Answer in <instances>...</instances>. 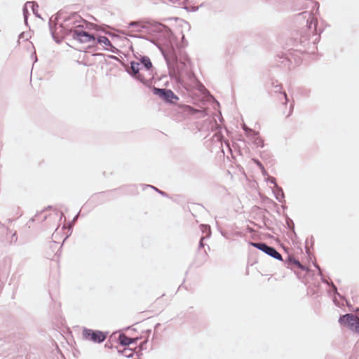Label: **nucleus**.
Wrapping results in <instances>:
<instances>
[{
    "label": "nucleus",
    "mask_w": 359,
    "mask_h": 359,
    "mask_svg": "<svg viewBox=\"0 0 359 359\" xmlns=\"http://www.w3.org/2000/svg\"><path fill=\"white\" fill-rule=\"evenodd\" d=\"M286 264L287 265V267L290 266L292 264H294L298 268L302 269H304L303 266L300 264V262L291 256H288L287 259L286 260Z\"/></svg>",
    "instance_id": "obj_14"
},
{
    "label": "nucleus",
    "mask_w": 359,
    "mask_h": 359,
    "mask_svg": "<svg viewBox=\"0 0 359 359\" xmlns=\"http://www.w3.org/2000/svg\"><path fill=\"white\" fill-rule=\"evenodd\" d=\"M273 191L275 194L276 198L279 202H283L284 201V198H285L284 192L281 187L276 186V188H274Z\"/></svg>",
    "instance_id": "obj_12"
},
{
    "label": "nucleus",
    "mask_w": 359,
    "mask_h": 359,
    "mask_svg": "<svg viewBox=\"0 0 359 359\" xmlns=\"http://www.w3.org/2000/svg\"><path fill=\"white\" fill-rule=\"evenodd\" d=\"M28 6L32 7L33 13L36 15V11H37V9L39 7V6L34 1H28L26 3L25 6L23 8V15H24L25 21L26 23L27 22V14H28L27 6Z\"/></svg>",
    "instance_id": "obj_10"
},
{
    "label": "nucleus",
    "mask_w": 359,
    "mask_h": 359,
    "mask_svg": "<svg viewBox=\"0 0 359 359\" xmlns=\"http://www.w3.org/2000/svg\"><path fill=\"white\" fill-rule=\"evenodd\" d=\"M316 6H317V11H316V12H317L319 9V4L318 2H316Z\"/></svg>",
    "instance_id": "obj_31"
},
{
    "label": "nucleus",
    "mask_w": 359,
    "mask_h": 359,
    "mask_svg": "<svg viewBox=\"0 0 359 359\" xmlns=\"http://www.w3.org/2000/svg\"><path fill=\"white\" fill-rule=\"evenodd\" d=\"M158 27H163L161 24L158 25Z\"/></svg>",
    "instance_id": "obj_34"
},
{
    "label": "nucleus",
    "mask_w": 359,
    "mask_h": 359,
    "mask_svg": "<svg viewBox=\"0 0 359 359\" xmlns=\"http://www.w3.org/2000/svg\"><path fill=\"white\" fill-rule=\"evenodd\" d=\"M299 16H302L303 18H306V27L309 31V33L313 35H316L317 32V19L313 16L311 12H302L299 14Z\"/></svg>",
    "instance_id": "obj_6"
},
{
    "label": "nucleus",
    "mask_w": 359,
    "mask_h": 359,
    "mask_svg": "<svg viewBox=\"0 0 359 359\" xmlns=\"http://www.w3.org/2000/svg\"><path fill=\"white\" fill-rule=\"evenodd\" d=\"M129 26L130 27H137V31H140V27H142V28L144 27L143 26H140L139 22H131L129 24Z\"/></svg>",
    "instance_id": "obj_20"
},
{
    "label": "nucleus",
    "mask_w": 359,
    "mask_h": 359,
    "mask_svg": "<svg viewBox=\"0 0 359 359\" xmlns=\"http://www.w3.org/2000/svg\"><path fill=\"white\" fill-rule=\"evenodd\" d=\"M274 91L275 93H281V89L282 86L280 84H273Z\"/></svg>",
    "instance_id": "obj_22"
},
{
    "label": "nucleus",
    "mask_w": 359,
    "mask_h": 359,
    "mask_svg": "<svg viewBox=\"0 0 359 359\" xmlns=\"http://www.w3.org/2000/svg\"><path fill=\"white\" fill-rule=\"evenodd\" d=\"M137 339H132L124 334H121L119 335V342L123 346L130 345L131 344L135 343Z\"/></svg>",
    "instance_id": "obj_11"
},
{
    "label": "nucleus",
    "mask_w": 359,
    "mask_h": 359,
    "mask_svg": "<svg viewBox=\"0 0 359 359\" xmlns=\"http://www.w3.org/2000/svg\"><path fill=\"white\" fill-rule=\"evenodd\" d=\"M351 330L359 333V317L355 316Z\"/></svg>",
    "instance_id": "obj_15"
},
{
    "label": "nucleus",
    "mask_w": 359,
    "mask_h": 359,
    "mask_svg": "<svg viewBox=\"0 0 359 359\" xmlns=\"http://www.w3.org/2000/svg\"><path fill=\"white\" fill-rule=\"evenodd\" d=\"M77 217H78V215L75 216V217L74 218L73 220L75 221L77 219Z\"/></svg>",
    "instance_id": "obj_33"
},
{
    "label": "nucleus",
    "mask_w": 359,
    "mask_h": 359,
    "mask_svg": "<svg viewBox=\"0 0 359 359\" xmlns=\"http://www.w3.org/2000/svg\"><path fill=\"white\" fill-rule=\"evenodd\" d=\"M283 96H284V98L285 100V103L288 101V99H287V94L285 93V92L283 93Z\"/></svg>",
    "instance_id": "obj_28"
},
{
    "label": "nucleus",
    "mask_w": 359,
    "mask_h": 359,
    "mask_svg": "<svg viewBox=\"0 0 359 359\" xmlns=\"http://www.w3.org/2000/svg\"><path fill=\"white\" fill-rule=\"evenodd\" d=\"M358 311H359V309Z\"/></svg>",
    "instance_id": "obj_35"
},
{
    "label": "nucleus",
    "mask_w": 359,
    "mask_h": 359,
    "mask_svg": "<svg viewBox=\"0 0 359 359\" xmlns=\"http://www.w3.org/2000/svg\"><path fill=\"white\" fill-rule=\"evenodd\" d=\"M50 31L53 37L55 39L56 37H63L67 32H69L70 29H66L63 25L59 23L57 20L54 27L50 25Z\"/></svg>",
    "instance_id": "obj_8"
},
{
    "label": "nucleus",
    "mask_w": 359,
    "mask_h": 359,
    "mask_svg": "<svg viewBox=\"0 0 359 359\" xmlns=\"http://www.w3.org/2000/svg\"><path fill=\"white\" fill-rule=\"evenodd\" d=\"M204 238H205V237H202V238H201V241H200V248L203 247V239H204Z\"/></svg>",
    "instance_id": "obj_27"
},
{
    "label": "nucleus",
    "mask_w": 359,
    "mask_h": 359,
    "mask_svg": "<svg viewBox=\"0 0 359 359\" xmlns=\"http://www.w3.org/2000/svg\"><path fill=\"white\" fill-rule=\"evenodd\" d=\"M162 53L167 62L168 69L179 73L180 70V66L184 64L182 62L178 63L177 56L174 51L172 50H163Z\"/></svg>",
    "instance_id": "obj_3"
},
{
    "label": "nucleus",
    "mask_w": 359,
    "mask_h": 359,
    "mask_svg": "<svg viewBox=\"0 0 359 359\" xmlns=\"http://www.w3.org/2000/svg\"><path fill=\"white\" fill-rule=\"evenodd\" d=\"M149 187H151V188L154 189L156 191H158L160 194H161V195H163V196H165V195H166V194H165L164 191H161V190H158V189H156V188L154 187L153 186H149Z\"/></svg>",
    "instance_id": "obj_26"
},
{
    "label": "nucleus",
    "mask_w": 359,
    "mask_h": 359,
    "mask_svg": "<svg viewBox=\"0 0 359 359\" xmlns=\"http://www.w3.org/2000/svg\"><path fill=\"white\" fill-rule=\"evenodd\" d=\"M69 34L74 39L77 40L82 43L90 42H92L93 43H95V38L93 35L89 34L79 27L74 29H70Z\"/></svg>",
    "instance_id": "obj_2"
},
{
    "label": "nucleus",
    "mask_w": 359,
    "mask_h": 359,
    "mask_svg": "<svg viewBox=\"0 0 359 359\" xmlns=\"http://www.w3.org/2000/svg\"><path fill=\"white\" fill-rule=\"evenodd\" d=\"M262 170V172L264 175H267V172L266 171V170L264 168V170Z\"/></svg>",
    "instance_id": "obj_29"
},
{
    "label": "nucleus",
    "mask_w": 359,
    "mask_h": 359,
    "mask_svg": "<svg viewBox=\"0 0 359 359\" xmlns=\"http://www.w3.org/2000/svg\"><path fill=\"white\" fill-rule=\"evenodd\" d=\"M243 129L247 133V135L248 137H251L252 135H257V132H255L250 128H248L247 126H244Z\"/></svg>",
    "instance_id": "obj_17"
},
{
    "label": "nucleus",
    "mask_w": 359,
    "mask_h": 359,
    "mask_svg": "<svg viewBox=\"0 0 359 359\" xmlns=\"http://www.w3.org/2000/svg\"><path fill=\"white\" fill-rule=\"evenodd\" d=\"M82 336L84 339L92 341L95 343H102L106 339V335L102 332L86 327L83 329Z\"/></svg>",
    "instance_id": "obj_4"
},
{
    "label": "nucleus",
    "mask_w": 359,
    "mask_h": 359,
    "mask_svg": "<svg viewBox=\"0 0 359 359\" xmlns=\"http://www.w3.org/2000/svg\"><path fill=\"white\" fill-rule=\"evenodd\" d=\"M252 161L260 168V170H264V166L259 160L252 158Z\"/></svg>",
    "instance_id": "obj_23"
},
{
    "label": "nucleus",
    "mask_w": 359,
    "mask_h": 359,
    "mask_svg": "<svg viewBox=\"0 0 359 359\" xmlns=\"http://www.w3.org/2000/svg\"><path fill=\"white\" fill-rule=\"evenodd\" d=\"M250 245L261 251L264 252L266 255L271 256V257L278 259L282 260V255L276 250L275 248L271 247L266 244L265 243H250Z\"/></svg>",
    "instance_id": "obj_5"
},
{
    "label": "nucleus",
    "mask_w": 359,
    "mask_h": 359,
    "mask_svg": "<svg viewBox=\"0 0 359 359\" xmlns=\"http://www.w3.org/2000/svg\"><path fill=\"white\" fill-rule=\"evenodd\" d=\"M252 137L254 139L255 144H256L257 147H264L263 140L259 136V133H257V135H252Z\"/></svg>",
    "instance_id": "obj_16"
},
{
    "label": "nucleus",
    "mask_w": 359,
    "mask_h": 359,
    "mask_svg": "<svg viewBox=\"0 0 359 359\" xmlns=\"http://www.w3.org/2000/svg\"><path fill=\"white\" fill-rule=\"evenodd\" d=\"M154 93L168 102H172V99L178 100V97L174 94V93L169 89L154 88Z\"/></svg>",
    "instance_id": "obj_7"
},
{
    "label": "nucleus",
    "mask_w": 359,
    "mask_h": 359,
    "mask_svg": "<svg viewBox=\"0 0 359 359\" xmlns=\"http://www.w3.org/2000/svg\"><path fill=\"white\" fill-rule=\"evenodd\" d=\"M105 50H109L113 53H117L118 52V48L114 47L111 43L108 48H104Z\"/></svg>",
    "instance_id": "obj_19"
},
{
    "label": "nucleus",
    "mask_w": 359,
    "mask_h": 359,
    "mask_svg": "<svg viewBox=\"0 0 359 359\" xmlns=\"http://www.w3.org/2000/svg\"><path fill=\"white\" fill-rule=\"evenodd\" d=\"M201 230L203 231V232H208V234H210V226H208V225H201Z\"/></svg>",
    "instance_id": "obj_21"
},
{
    "label": "nucleus",
    "mask_w": 359,
    "mask_h": 359,
    "mask_svg": "<svg viewBox=\"0 0 359 359\" xmlns=\"http://www.w3.org/2000/svg\"><path fill=\"white\" fill-rule=\"evenodd\" d=\"M123 354L125 356L128 357V358H130V357H133V352L131 349L130 348H125L123 350Z\"/></svg>",
    "instance_id": "obj_18"
},
{
    "label": "nucleus",
    "mask_w": 359,
    "mask_h": 359,
    "mask_svg": "<svg viewBox=\"0 0 359 359\" xmlns=\"http://www.w3.org/2000/svg\"><path fill=\"white\" fill-rule=\"evenodd\" d=\"M332 287H333V289H334L335 291H337V287H336V286H335V285H332Z\"/></svg>",
    "instance_id": "obj_32"
},
{
    "label": "nucleus",
    "mask_w": 359,
    "mask_h": 359,
    "mask_svg": "<svg viewBox=\"0 0 359 359\" xmlns=\"http://www.w3.org/2000/svg\"><path fill=\"white\" fill-rule=\"evenodd\" d=\"M268 181L271 184H273L274 185V188H276V186H278V184H276V179L273 177H268Z\"/></svg>",
    "instance_id": "obj_24"
},
{
    "label": "nucleus",
    "mask_w": 359,
    "mask_h": 359,
    "mask_svg": "<svg viewBox=\"0 0 359 359\" xmlns=\"http://www.w3.org/2000/svg\"><path fill=\"white\" fill-rule=\"evenodd\" d=\"M214 137L217 139L218 141H221L222 138V135L220 133H217L215 134Z\"/></svg>",
    "instance_id": "obj_25"
},
{
    "label": "nucleus",
    "mask_w": 359,
    "mask_h": 359,
    "mask_svg": "<svg viewBox=\"0 0 359 359\" xmlns=\"http://www.w3.org/2000/svg\"><path fill=\"white\" fill-rule=\"evenodd\" d=\"M292 109H293V104H291V105H290V114L287 116H289L291 114V111H292Z\"/></svg>",
    "instance_id": "obj_30"
},
{
    "label": "nucleus",
    "mask_w": 359,
    "mask_h": 359,
    "mask_svg": "<svg viewBox=\"0 0 359 359\" xmlns=\"http://www.w3.org/2000/svg\"><path fill=\"white\" fill-rule=\"evenodd\" d=\"M95 41L100 44H103L105 48H108L111 43L109 39L105 36H100L97 39H95Z\"/></svg>",
    "instance_id": "obj_13"
},
{
    "label": "nucleus",
    "mask_w": 359,
    "mask_h": 359,
    "mask_svg": "<svg viewBox=\"0 0 359 359\" xmlns=\"http://www.w3.org/2000/svg\"><path fill=\"white\" fill-rule=\"evenodd\" d=\"M143 67L147 72L152 68L151 60L147 56L141 57L140 62L132 61L130 67L127 69V72L133 78L147 85L149 83V81L145 77L142 72Z\"/></svg>",
    "instance_id": "obj_1"
},
{
    "label": "nucleus",
    "mask_w": 359,
    "mask_h": 359,
    "mask_svg": "<svg viewBox=\"0 0 359 359\" xmlns=\"http://www.w3.org/2000/svg\"><path fill=\"white\" fill-rule=\"evenodd\" d=\"M355 315L352 313H347L340 316L339 322L340 324L348 326L350 329L353 326V319Z\"/></svg>",
    "instance_id": "obj_9"
}]
</instances>
